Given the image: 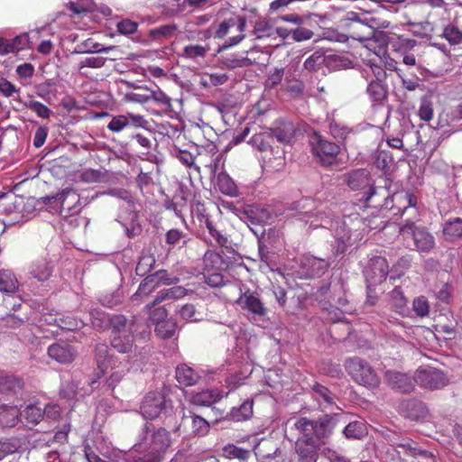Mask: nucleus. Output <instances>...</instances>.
I'll return each instance as SVG.
<instances>
[{"mask_svg":"<svg viewBox=\"0 0 462 462\" xmlns=\"http://www.w3.org/2000/svg\"><path fill=\"white\" fill-rule=\"evenodd\" d=\"M345 181L352 190L362 192L359 200L365 205L373 204L376 208H389L393 207L391 203L396 200L402 203L403 213H406L409 209L417 210V198L412 193L398 192L391 196L384 188L374 186V181L366 169L351 171L345 175Z\"/></svg>","mask_w":462,"mask_h":462,"instance_id":"1","label":"nucleus"},{"mask_svg":"<svg viewBox=\"0 0 462 462\" xmlns=\"http://www.w3.org/2000/svg\"><path fill=\"white\" fill-rule=\"evenodd\" d=\"M19 282L15 274L10 270H0V291L12 294L17 291Z\"/></svg>","mask_w":462,"mask_h":462,"instance_id":"31","label":"nucleus"},{"mask_svg":"<svg viewBox=\"0 0 462 462\" xmlns=\"http://www.w3.org/2000/svg\"><path fill=\"white\" fill-rule=\"evenodd\" d=\"M83 326V322L81 320L77 319L74 317L70 316H60L59 315V323L58 327L61 329H67V330H76L80 328Z\"/></svg>","mask_w":462,"mask_h":462,"instance_id":"57","label":"nucleus"},{"mask_svg":"<svg viewBox=\"0 0 462 462\" xmlns=\"http://www.w3.org/2000/svg\"><path fill=\"white\" fill-rule=\"evenodd\" d=\"M441 36L448 41L450 45H458L462 43V31L455 24H448L442 32Z\"/></svg>","mask_w":462,"mask_h":462,"instance_id":"49","label":"nucleus"},{"mask_svg":"<svg viewBox=\"0 0 462 462\" xmlns=\"http://www.w3.org/2000/svg\"><path fill=\"white\" fill-rule=\"evenodd\" d=\"M251 34L257 40H263L274 38L275 31L270 21L264 18H260L254 22Z\"/></svg>","mask_w":462,"mask_h":462,"instance_id":"32","label":"nucleus"},{"mask_svg":"<svg viewBox=\"0 0 462 462\" xmlns=\"http://www.w3.org/2000/svg\"><path fill=\"white\" fill-rule=\"evenodd\" d=\"M388 272L389 266L384 257L374 256L369 260L367 267L364 272L368 293L372 291L373 286L385 281Z\"/></svg>","mask_w":462,"mask_h":462,"instance_id":"11","label":"nucleus"},{"mask_svg":"<svg viewBox=\"0 0 462 462\" xmlns=\"http://www.w3.org/2000/svg\"><path fill=\"white\" fill-rule=\"evenodd\" d=\"M150 101H153L161 106L164 111L171 110V98L167 96L161 88L156 87L154 89L150 88Z\"/></svg>","mask_w":462,"mask_h":462,"instance_id":"47","label":"nucleus"},{"mask_svg":"<svg viewBox=\"0 0 462 462\" xmlns=\"http://www.w3.org/2000/svg\"><path fill=\"white\" fill-rule=\"evenodd\" d=\"M171 409V402L167 401L162 393L149 392L142 401L140 412L143 418L154 420Z\"/></svg>","mask_w":462,"mask_h":462,"instance_id":"9","label":"nucleus"},{"mask_svg":"<svg viewBox=\"0 0 462 462\" xmlns=\"http://www.w3.org/2000/svg\"><path fill=\"white\" fill-rule=\"evenodd\" d=\"M115 49V46L101 47V44L93 42L88 39L77 45L74 52L76 53H108Z\"/></svg>","mask_w":462,"mask_h":462,"instance_id":"42","label":"nucleus"},{"mask_svg":"<svg viewBox=\"0 0 462 462\" xmlns=\"http://www.w3.org/2000/svg\"><path fill=\"white\" fill-rule=\"evenodd\" d=\"M0 387L3 392L16 393L23 389V382L14 375H7L0 379Z\"/></svg>","mask_w":462,"mask_h":462,"instance_id":"48","label":"nucleus"},{"mask_svg":"<svg viewBox=\"0 0 462 462\" xmlns=\"http://www.w3.org/2000/svg\"><path fill=\"white\" fill-rule=\"evenodd\" d=\"M199 379V374L187 365H180L176 368V380L183 386L194 385Z\"/></svg>","mask_w":462,"mask_h":462,"instance_id":"30","label":"nucleus"},{"mask_svg":"<svg viewBox=\"0 0 462 462\" xmlns=\"http://www.w3.org/2000/svg\"><path fill=\"white\" fill-rule=\"evenodd\" d=\"M190 424L191 433L196 436H205L209 430V422L203 417L192 414L184 416L181 425Z\"/></svg>","mask_w":462,"mask_h":462,"instance_id":"27","label":"nucleus"},{"mask_svg":"<svg viewBox=\"0 0 462 462\" xmlns=\"http://www.w3.org/2000/svg\"><path fill=\"white\" fill-rule=\"evenodd\" d=\"M331 263L328 259L318 258L308 254L300 260V267L308 277H319L329 268Z\"/></svg>","mask_w":462,"mask_h":462,"instance_id":"15","label":"nucleus"},{"mask_svg":"<svg viewBox=\"0 0 462 462\" xmlns=\"http://www.w3.org/2000/svg\"><path fill=\"white\" fill-rule=\"evenodd\" d=\"M272 140V133L270 131H263L254 134L250 138L249 143L257 148L259 151L263 152L267 151L271 147Z\"/></svg>","mask_w":462,"mask_h":462,"instance_id":"46","label":"nucleus"},{"mask_svg":"<svg viewBox=\"0 0 462 462\" xmlns=\"http://www.w3.org/2000/svg\"><path fill=\"white\" fill-rule=\"evenodd\" d=\"M155 263V259L151 254H143L137 263L135 272L138 275H145L149 273Z\"/></svg>","mask_w":462,"mask_h":462,"instance_id":"53","label":"nucleus"},{"mask_svg":"<svg viewBox=\"0 0 462 462\" xmlns=\"http://www.w3.org/2000/svg\"><path fill=\"white\" fill-rule=\"evenodd\" d=\"M28 42L26 34L19 35L11 40L0 39V54L17 52L24 49Z\"/></svg>","mask_w":462,"mask_h":462,"instance_id":"28","label":"nucleus"},{"mask_svg":"<svg viewBox=\"0 0 462 462\" xmlns=\"http://www.w3.org/2000/svg\"><path fill=\"white\" fill-rule=\"evenodd\" d=\"M312 391L314 398L323 406V409L336 405V395L326 386L316 383L312 386Z\"/></svg>","mask_w":462,"mask_h":462,"instance_id":"26","label":"nucleus"},{"mask_svg":"<svg viewBox=\"0 0 462 462\" xmlns=\"http://www.w3.org/2000/svg\"><path fill=\"white\" fill-rule=\"evenodd\" d=\"M319 443L296 440L295 451L298 462H317L319 457Z\"/></svg>","mask_w":462,"mask_h":462,"instance_id":"20","label":"nucleus"},{"mask_svg":"<svg viewBox=\"0 0 462 462\" xmlns=\"http://www.w3.org/2000/svg\"><path fill=\"white\" fill-rule=\"evenodd\" d=\"M270 132L273 138L275 137L278 142L289 143L294 136L295 129L291 121L281 120Z\"/></svg>","mask_w":462,"mask_h":462,"instance_id":"25","label":"nucleus"},{"mask_svg":"<svg viewBox=\"0 0 462 462\" xmlns=\"http://www.w3.org/2000/svg\"><path fill=\"white\" fill-rule=\"evenodd\" d=\"M138 91L125 94V99L137 104H147L150 102V88L143 86L134 87Z\"/></svg>","mask_w":462,"mask_h":462,"instance_id":"50","label":"nucleus"},{"mask_svg":"<svg viewBox=\"0 0 462 462\" xmlns=\"http://www.w3.org/2000/svg\"><path fill=\"white\" fill-rule=\"evenodd\" d=\"M134 331L116 336H110L111 346L121 354H130L134 349Z\"/></svg>","mask_w":462,"mask_h":462,"instance_id":"22","label":"nucleus"},{"mask_svg":"<svg viewBox=\"0 0 462 462\" xmlns=\"http://www.w3.org/2000/svg\"><path fill=\"white\" fill-rule=\"evenodd\" d=\"M93 328L97 331H104L109 328L110 316L99 309L91 310L89 312Z\"/></svg>","mask_w":462,"mask_h":462,"instance_id":"39","label":"nucleus"},{"mask_svg":"<svg viewBox=\"0 0 462 462\" xmlns=\"http://www.w3.org/2000/svg\"><path fill=\"white\" fill-rule=\"evenodd\" d=\"M253 401L247 399L239 407L233 408L228 417L235 421L246 420L253 415Z\"/></svg>","mask_w":462,"mask_h":462,"instance_id":"34","label":"nucleus"},{"mask_svg":"<svg viewBox=\"0 0 462 462\" xmlns=\"http://www.w3.org/2000/svg\"><path fill=\"white\" fill-rule=\"evenodd\" d=\"M384 379L389 386L402 393H411L415 387L414 379L397 370H385Z\"/></svg>","mask_w":462,"mask_h":462,"instance_id":"13","label":"nucleus"},{"mask_svg":"<svg viewBox=\"0 0 462 462\" xmlns=\"http://www.w3.org/2000/svg\"><path fill=\"white\" fill-rule=\"evenodd\" d=\"M129 222H125L121 219V217L117 219V221L121 224V226L125 228V235L129 237H135L142 233V226L137 221V214L133 211L129 214Z\"/></svg>","mask_w":462,"mask_h":462,"instance_id":"45","label":"nucleus"},{"mask_svg":"<svg viewBox=\"0 0 462 462\" xmlns=\"http://www.w3.org/2000/svg\"><path fill=\"white\" fill-rule=\"evenodd\" d=\"M208 51V47L191 44L184 47L182 56L186 59L197 60L199 58H204Z\"/></svg>","mask_w":462,"mask_h":462,"instance_id":"55","label":"nucleus"},{"mask_svg":"<svg viewBox=\"0 0 462 462\" xmlns=\"http://www.w3.org/2000/svg\"><path fill=\"white\" fill-rule=\"evenodd\" d=\"M96 361L98 370L102 374L106 373L111 374L106 379L107 386L114 389L125 377L126 371L125 369L115 370L118 358L113 355H110L109 348L106 344H97L95 350Z\"/></svg>","mask_w":462,"mask_h":462,"instance_id":"6","label":"nucleus"},{"mask_svg":"<svg viewBox=\"0 0 462 462\" xmlns=\"http://www.w3.org/2000/svg\"><path fill=\"white\" fill-rule=\"evenodd\" d=\"M326 57L320 51H315L304 61V68L309 71H316L325 63Z\"/></svg>","mask_w":462,"mask_h":462,"instance_id":"54","label":"nucleus"},{"mask_svg":"<svg viewBox=\"0 0 462 462\" xmlns=\"http://www.w3.org/2000/svg\"><path fill=\"white\" fill-rule=\"evenodd\" d=\"M345 217L344 220L332 219L326 214L318 212L315 214L316 220L310 222V226L328 228L334 231L335 243L332 245V251L336 256L344 255L348 248L357 246L363 239L361 225H364L358 214Z\"/></svg>","mask_w":462,"mask_h":462,"instance_id":"2","label":"nucleus"},{"mask_svg":"<svg viewBox=\"0 0 462 462\" xmlns=\"http://www.w3.org/2000/svg\"><path fill=\"white\" fill-rule=\"evenodd\" d=\"M223 397L222 392L217 389L205 390L191 396L190 402L196 406L208 407Z\"/></svg>","mask_w":462,"mask_h":462,"instance_id":"23","label":"nucleus"},{"mask_svg":"<svg viewBox=\"0 0 462 462\" xmlns=\"http://www.w3.org/2000/svg\"><path fill=\"white\" fill-rule=\"evenodd\" d=\"M418 115L423 121H430L433 117V107L430 100L423 98L420 101Z\"/></svg>","mask_w":462,"mask_h":462,"instance_id":"61","label":"nucleus"},{"mask_svg":"<svg viewBox=\"0 0 462 462\" xmlns=\"http://www.w3.org/2000/svg\"><path fill=\"white\" fill-rule=\"evenodd\" d=\"M239 217L243 222H245L247 225V226L255 236H258L259 234L263 233L262 220L256 215L254 208L249 207L241 211L239 214Z\"/></svg>","mask_w":462,"mask_h":462,"instance_id":"29","label":"nucleus"},{"mask_svg":"<svg viewBox=\"0 0 462 462\" xmlns=\"http://www.w3.org/2000/svg\"><path fill=\"white\" fill-rule=\"evenodd\" d=\"M390 304L394 310L401 314L405 315L408 312L407 300L403 295L402 291L399 287H395L389 294Z\"/></svg>","mask_w":462,"mask_h":462,"instance_id":"37","label":"nucleus"},{"mask_svg":"<svg viewBox=\"0 0 462 462\" xmlns=\"http://www.w3.org/2000/svg\"><path fill=\"white\" fill-rule=\"evenodd\" d=\"M49 356L60 364L71 363L76 356V349L64 342L54 343L48 347Z\"/></svg>","mask_w":462,"mask_h":462,"instance_id":"18","label":"nucleus"},{"mask_svg":"<svg viewBox=\"0 0 462 462\" xmlns=\"http://www.w3.org/2000/svg\"><path fill=\"white\" fill-rule=\"evenodd\" d=\"M128 121L125 115H118L112 117L107 125V129L113 133H119L127 127Z\"/></svg>","mask_w":462,"mask_h":462,"instance_id":"59","label":"nucleus"},{"mask_svg":"<svg viewBox=\"0 0 462 462\" xmlns=\"http://www.w3.org/2000/svg\"><path fill=\"white\" fill-rule=\"evenodd\" d=\"M28 107L42 118H49L52 114L51 110L47 106L39 101H30Z\"/></svg>","mask_w":462,"mask_h":462,"instance_id":"62","label":"nucleus"},{"mask_svg":"<svg viewBox=\"0 0 462 462\" xmlns=\"http://www.w3.org/2000/svg\"><path fill=\"white\" fill-rule=\"evenodd\" d=\"M171 444L170 431L164 428H155L152 423L146 422L139 432L134 447L137 451L146 454L149 462H161Z\"/></svg>","mask_w":462,"mask_h":462,"instance_id":"3","label":"nucleus"},{"mask_svg":"<svg viewBox=\"0 0 462 462\" xmlns=\"http://www.w3.org/2000/svg\"><path fill=\"white\" fill-rule=\"evenodd\" d=\"M177 330V322L172 319L158 321L155 324V332L161 338L166 339L172 337Z\"/></svg>","mask_w":462,"mask_h":462,"instance_id":"43","label":"nucleus"},{"mask_svg":"<svg viewBox=\"0 0 462 462\" xmlns=\"http://www.w3.org/2000/svg\"><path fill=\"white\" fill-rule=\"evenodd\" d=\"M213 180H216V186L221 193L229 197H236L237 195L236 185L226 172H218Z\"/></svg>","mask_w":462,"mask_h":462,"instance_id":"33","label":"nucleus"},{"mask_svg":"<svg viewBox=\"0 0 462 462\" xmlns=\"http://www.w3.org/2000/svg\"><path fill=\"white\" fill-rule=\"evenodd\" d=\"M221 63L224 67L233 69L236 68L247 67L251 64L250 59L246 57H238L231 54L221 59Z\"/></svg>","mask_w":462,"mask_h":462,"instance_id":"52","label":"nucleus"},{"mask_svg":"<svg viewBox=\"0 0 462 462\" xmlns=\"http://www.w3.org/2000/svg\"><path fill=\"white\" fill-rule=\"evenodd\" d=\"M205 225H206V227H207L208 233L215 239L216 243L218 245H220V246L226 245L227 238L215 227V226L213 225L211 220H209L208 218H206Z\"/></svg>","mask_w":462,"mask_h":462,"instance_id":"60","label":"nucleus"},{"mask_svg":"<svg viewBox=\"0 0 462 462\" xmlns=\"http://www.w3.org/2000/svg\"><path fill=\"white\" fill-rule=\"evenodd\" d=\"M157 288L155 282L152 281V278L149 275L147 276L139 285L136 292L132 296L133 300H137L138 298L143 296H147Z\"/></svg>","mask_w":462,"mask_h":462,"instance_id":"56","label":"nucleus"},{"mask_svg":"<svg viewBox=\"0 0 462 462\" xmlns=\"http://www.w3.org/2000/svg\"><path fill=\"white\" fill-rule=\"evenodd\" d=\"M78 384L74 381L64 382L60 387V395L68 400H72L78 393Z\"/></svg>","mask_w":462,"mask_h":462,"instance_id":"64","label":"nucleus"},{"mask_svg":"<svg viewBox=\"0 0 462 462\" xmlns=\"http://www.w3.org/2000/svg\"><path fill=\"white\" fill-rule=\"evenodd\" d=\"M150 276L152 278L157 287L160 285H173L180 282L178 276L169 273L166 270H159Z\"/></svg>","mask_w":462,"mask_h":462,"instance_id":"51","label":"nucleus"},{"mask_svg":"<svg viewBox=\"0 0 462 462\" xmlns=\"http://www.w3.org/2000/svg\"><path fill=\"white\" fill-rule=\"evenodd\" d=\"M236 303L242 309L248 310L254 315L262 317L266 313V309L261 301L259 295L250 290H246L242 293L237 299Z\"/></svg>","mask_w":462,"mask_h":462,"instance_id":"17","label":"nucleus"},{"mask_svg":"<svg viewBox=\"0 0 462 462\" xmlns=\"http://www.w3.org/2000/svg\"><path fill=\"white\" fill-rule=\"evenodd\" d=\"M111 336L121 335L133 330L132 324L124 315H114L110 318Z\"/></svg>","mask_w":462,"mask_h":462,"instance_id":"36","label":"nucleus"},{"mask_svg":"<svg viewBox=\"0 0 462 462\" xmlns=\"http://www.w3.org/2000/svg\"><path fill=\"white\" fill-rule=\"evenodd\" d=\"M343 433L346 439H361L367 435V427L363 420H355L345 427Z\"/></svg>","mask_w":462,"mask_h":462,"instance_id":"35","label":"nucleus"},{"mask_svg":"<svg viewBox=\"0 0 462 462\" xmlns=\"http://www.w3.org/2000/svg\"><path fill=\"white\" fill-rule=\"evenodd\" d=\"M412 310L419 317H426L430 312V304L424 296H419L412 301Z\"/></svg>","mask_w":462,"mask_h":462,"instance_id":"58","label":"nucleus"},{"mask_svg":"<svg viewBox=\"0 0 462 462\" xmlns=\"http://www.w3.org/2000/svg\"><path fill=\"white\" fill-rule=\"evenodd\" d=\"M53 264L46 259H38L29 267V274L38 282H46L53 273Z\"/></svg>","mask_w":462,"mask_h":462,"instance_id":"21","label":"nucleus"},{"mask_svg":"<svg viewBox=\"0 0 462 462\" xmlns=\"http://www.w3.org/2000/svg\"><path fill=\"white\" fill-rule=\"evenodd\" d=\"M178 313L182 319L189 322H199L203 320V313L192 303L180 306Z\"/></svg>","mask_w":462,"mask_h":462,"instance_id":"38","label":"nucleus"},{"mask_svg":"<svg viewBox=\"0 0 462 462\" xmlns=\"http://www.w3.org/2000/svg\"><path fill=\"white\" fill-rule=\"evenodd\" d=\"M347 374L358 384L366 388H376L380 384V378L365 360L355 356L347 358L345 362Z\"/></svg>","mask_w":462,"mask_h":462,"instance_id":"7","label":"nucleus"},{"mask_svg":"<svg viewBox=\"0 0 462 462\" xmlns=\"http://www.w3.org/2000/svg\"><path fill=\"white\" fill-rule=\"evenodd\" d=\"M337 422V414H326L319 419L313 420L315 440L319 443V441H323L328 439Z\"/></svg>","mask_w":462,"mask_h":462,"instance_id":"16","label":"nucleus"},{"mask_svg":"<svg viewBox=\"0 0 462 462\" xmlns=\"http://www.w3.org/2000/svg\"><path fill=\"white\" fill-rule=\"evenodd\" d=\"M415 383L429 390H439L449 383L447 375L440 370L430 366L419 367L415 373Z\"/></svg>","mask_w":462,"mask_h":462,"instance_id":"10","label":"nucleus"},{"mask_svg":"<svg viewBox=\"0 0 462 462\" xmlns=\"http://www.w3.org/2000/svg\"><path fill=\"white\" fill-rule=\"evenodd\" d=\"M443 234L448 240L462 237V218L455 217L447 221L443 226Z\"/></svg>","mask_w":462,"mask_h":462,"instance_id":"41","label":"nucleus"},{"mask_svg":"<svg viewBox=\"0 0 462 462\" xmlns=\"http://www.w3.org/2000/svg\"><path fill=\"white\" fill-rule=\"evenodd\" d=\"M400 235L407 248L420 254H429L435 246L434 236L425 227L417 226L413 220H405Z\"/></svg>","mask_w":462,"mask_h":462,"instance_id":"4","label":"nucleus"},{"mask_svg":"<svg viewBox=\"0 0 462 462\" xmlns=\"http://www.w3.org/2000/svg\"><path fill=\"white\" fill-rule=\"evenodd\" d=\"M103 177L101 171L94 169H87L80 175L81 180L88 183L100 182Z\"/></svg>","mask_w":462,"mask_h":462,"instance_id":"63","label":"nucleus"},{"mask_svg":"<svg viewBox=\"0 0 462 462\" xmlns=\"http://www.w3.org/2000/svg\"><path fill=\"white\" fill-rule=\"evenodd\" d=\"M246 27V19L245 16L241 15H231L230 17L224 19L217 24H213L212 28H215L214 38L223 39L226 37L232 30L235 28L238 32L237 34L229 37L221 49H227L233 46L237 45L241 42L245 35V31Z\"/></svg>","mask_w":462,"mask_h":462,"instance_id":"8","label":"nucleus"},{"mask_svg":"<svg viewBox=\"0 0 462 462\" xmlns=\"http://www.w3.org/2000/svg\"><path fill=\"white\" fill-rule=\"evenodd\" d=\"M366 93L373 103H381L387 97V89L383 82L371 81L366 88Z\"/></svg>","mask_w":462,"mask_h":462,"instance_id":"40","label":"nucleus"},{"mask_svg":"<svg viewBox=\"0 0 462 462\" xmlns=\"http://www.w3.org/2000/svg\"><path fill=\"white\" fill-rule=\"evenodd\" d=\"M19 412L20 421L30 429L36 426L43 419L42 408L34 404L26 406Z\"/></svg>","mask_w":462,"mask_h":462,"instance_id":"24","label":"nucleus"},{"mask_svg":"<svg viewBox=\"0 0 462 462\" xmlns=\"http://www.w3.org/2000/svg\"><path fill=\"white\" fill-rule=\"evenodd\" d=\"M309 143L313 156L321 166L329 168L337 165V156L341 152L339 144L316 132L310 135Z\"/></svg>","mask_w":462,"mask_h":462,"instance_id":"5","label":"nucleus"},{"mask_svg":"<svg viewBox=\"0 0 462 462\" xmlns=\"http://www.w3.org/2000/svg\"><path fill=\"white\" fill-rule=\"evenodd\" d=\"M400 411L413 420H420L426 418L428 409L426 405L418 400H404L399 405Z\"/></svg>","mask_w":462,"mask_h":462,"instance_id":"19","label":"nucleus"},{"mask_svg":"<svg viewBox=\"0 0 462 462\" xmlns=\"http://www.w3.org/2000/svg\"><path fill=\"white\" fill-rule=\"evenodd\" d=\"M53 199L55 202L60 204L61 213L66 211L68 214L74 215L81 209L79 196L71 188L62 189Z\"/></svg>","mask_w":462,"mask_h":462,"instance_id":"14","label":"nucleus"},{"mask_svg":"<svg viewBox=\"0 0 462 462\" xmlns=\"http://www.w3.org/2000/svg\"><path fill=\"white\" fill-rule=\"evenodd\" d=\"M20 420V412L16 407H4L0 411V424L3 427H14Z\"/></svg>","mask_w":462,"mask_h":462,"instance_id":"44","label":"nucleus"},{"mask_svg":"<svg viewBox=\"0 0 462 462\" xmlns=\"http://www.w3.org/2000/svg\"><path fill=\"white\" fill-rule=\"evenodd\" d=\"M286 425L291 433H294L297 439L307 442H317L314 439L313 420L305 417L290 419Z\"/></svg>","mask_w":462,"mask_h":462,"instance_id":"12","label":"nucleus"}]
</instances>
